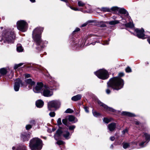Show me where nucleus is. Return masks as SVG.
<instances>
[{
	"label": "nucleus",
	"mask_w": 150,
	"mask_h": 150,
	"mask_svg": "<svg viewBox=\"0 0 150 150\" xmlns=\"http://www.w3.org/2000/svg\"><path fill=\"white\" fill-rule=\"evenodd\" d=\"M107 85L108 88L106 90V92L107 94H109L110 93L109 87H111L115 90H119L123 87V81L119 77H114L110 79L107 83Z\"/></svg>",
	"instance_id": "f257e3e1"
},
{
	"label": "nucleus",
	"mask_w": 150,
	"mask_h": 150,
	"mask_svg": "<svg viewBox=\"0 0 150 150\" xmlns=\"http://www.w3.org/2000/svg\"><path fill=\"white\" fill-rule=\"evenodd\" d=\"M29 146L32 150H40L42 147V142L38 138H34L30 140Z\"/></svg>",
	"instance_id": "f03ea898"
},
{
	"label": "nucleus",
	"mask_w": 150,
	"mask_h": 150,
	"mask_svg": "<svg viewBox=\"0 0 150 150\" xmlns=\"http://www.w3.org/2000/svg\"><path fill=\"white\" fill-rule=\"evenodd\" d=\"M43 29L40 27H37L33 31L32 37L34 41L37 45H40L42 42L41 34L43 31Z\"/></svg>",
	"instance_id": "7ed1b4c3"
},
{
	"label": "nucleus",
	"mask_w": 150,
	"mask_h": 150,
	"mask_svg": "<svg viewBox=\"0 0 150 150\" xmlns=\"http://www.w3.org/2000/svg\"><path fill=\"white\" fill-rule=\"evenodd\" d=\"M2 36L3 40L8 42L12 41L15 38L13 32L10 29L4 30L2 33Z\"/></svg>",
	"instance_id": "20e7f679"
},
{
	"label": "nucleus",
	"mask_w": 150,
	"mask_h": 150,
	"mask_svg": "<svg viewBox=\"0 0 150 150\" xmlns=\"http://www.w3.org/2000/svg\"><path fill=\"white\" fill-rule=\"evenodd\" d=\"M95 74L99 78L103 80L108 77V71L105 69H100L94 72Z\"/></svg>",
	"instance_id": "39448f33"
},
{
	"label": "nucleus",
	"mask_w": 150,
	"mask_h": 150,
	"mask_svg": "<svg viewBox=\"0 0 150 150\" xmlns=\"http://www.w3.org/2000/svg\"><path fill=\"white\" fill-rule=\"evenodd\" d=\"M27 25V22L24 20L19 21L17 23L18 29L22 32H25L26 30Z\"/></svg>",
	"instance_id": "423d86ee"
},
{
	"label": "nucleus",
	"mask_w": 150,
	"mask_h": 150,
	"mask_svg": "<svg viewBox=\"0 0 150 150\" xmlns=\"http://www.w3.org/2000/svg\"><path fill=\"white\" fill-rule=\"evenodd\" d=\"M42 91V94L45 97H50L53 94L52 89L48 87L44 86L43 87Z\"/></svg>",
	"instance_id": "0eeeda50"
},
{
	"label": "nucleus",
	"mask_w": 150,
	"mask_h": 150,
	"mask_svg": "<svg viewBox=\"0 0 150 150\" xmlns=\"http://www.w3.org/2000/svg\"><path fill=\"white\" fill-rule=\"evenodd\" d=\"M135 31L137 33V36L138 38L143 39L146 38L144 34V30L143 29H139L137 28L135 29Z\"/></svg>",
	"instance_id": "6e6552de"
},
{
	"label": "nucleus",
	"mask_w": 150,
	"mask_h": 150,
	"mask_svg": "<svg viewBox=\"0 0 150 150\" xmlns=\"http://www.w3.org/2000/svg\"><path fill=\"white\" fill-rule=\"evenodd\" d=\"M60 105L59 102L57 100H53L48 103V108L49 110H51V108H55L59 107Z\"/></svg>",
	"instance_id": "1a4fd4ad"
},
{
	"label": "nucleus",
	"mask_w": 150,
	"mask_h": 150,
	"mask_svg": "<svg viewBox=\"0 0 150 150\" xmlns=\"http://www.w3.org/2000/svg\"><path fill=\"white\" fill-rule=\"evenodd\" d=\"M23 83L19 79H16L15 82L14 86V90L16 91H18L20 88V84L22 86H23Z\"/></svg>",
	"instance_id": "9d476101"
},
{
	"label": "nucleus",
	"mask_w": 150,
	"mask_h": 150,
	"mask_svg": "<svg viewBox=\"0 0 150 150\" xmlns=\"http://www.w3.org/2000/svg\"><path fill=\"white\" fill-rule=\"evenodd\" d=\"M43 87H44V86H43V84L42 83H38L37 85L33 88V90L35 92L38 93L41 92V90H43Z\"/></svg>",
	"instance_id": "9b49d317"
},
{
	"label": "nucleus",
	"mask_w": 150,
	"mask_h": 150,
	"mask_svg": "<svg viewBox=\"0 0 150 150\" xmlns=\"http://www.w3.org/2000/svg\"><path fill=\"white\" fill-rule=\"evenodd\" d=\"M98 104H99L100 106L103 107L104 109L106 110L107 111H109L113 112H115V110L114 109L108 107L107 105L104 104L100 100H98Z\"/></svg>",
	"instance_id": "f8f14e48"
},
{
	"label": "nucleus",
	"mask_w": 150,
	"mask_h": 150,
	"mask_svg": "<svg viewBox=\"0 0 150 150\" xmlns=\"http://www.w3.org/2000/svg\"><path fill=\"white\" fill-rule=\"evenodd\" d=\"M116 128V124L112 123L109 124L108 125V129L110 131H112L114 130Z\"/></svg>",
	"instance_id": "ddd939ff"
},
{
	"label": "nucleus",
	"mask_w": 150,
	"mask_h": 150,
	"mask_svg": "<svg viewBox=\"0 0 150 150\" xmlns=\"http://www.w3.org/2000/svg\"><path fill=\"white\" fill-rule=\"evenodd\" d=\"M68 119L69 122H72V123H75L77 121V119L74 116L71 115L69 116Z\"/></svg>",
	"instance_id": "4468645a"
},
{
	"label": "nucleus",
	"mask_w": 150,
	"mask_h": 150,
	"mask_svg": "<svg viewBox=\"0 0 150 150\" xmlns=\"http://www.w3.org/2000/svg\"><path fill=\"white\" fill-rule=\"evenodd\" d=\"M118 12L120 13L124 14L125 16H128L129 15L128 12L123 8H119Z\"/></svg>",
	"instance_id": "2eb2a0df"
},
{
	"label": "nucleus",
	"mask_w": 150,
	"mask_h": 150,
	"mask_svg": "<svg viewBox=\"0 0 150 150\" xmlns=\"http://www.w3.org/2000/svg\"><path fill=\"white\" fill-rule=\"evenodd\" d=\"M22 137L23 141H27L30 138V136L28 134H25L22 135Z\"/></svg>",
	"instance_id": "dca6fc26"
},
{
	"label": "nucleus",
	"mask_w": 150,
	"mask_h": 150,
	"mask_svg": "<svg viewBox=\"0 0 150 150\" xmlns=\"http://www.w3.org/2000/svg\"><path fill=\"white\" fill-rule=\"evenodd\" d=\"M43 102L41 100H38L36 102V106L38 108L42 107L43 105Z\"/></svg>",
	"instance_id": "f3484780"
},
{
	"label": "nucleus",
	"mask_w": 150,
	"mask_h": 150,
	"mask_svg": "<svg viewBox=\"0 0 150 150\" xmlns=\"http://www.w3.org/2000/svg\"><path fill=\"white\" fill-rule=\"evenodd\" d=\"M81 95L80 94H78L77 95L73 96L71 98V100L74 101H77L81 99Z\"/></svg>",
	"instance_id": "a211bd4d"
},
{
	"label": "nucleus",
	"mask_w": 150,
	"mask_h": 150,
	"mask_svg": "<svg viewBox=\"0 0 150 150\" xmlns=\"http://www.w3.org/2000/svg\"><path fill=\"white\" fill-rule=\"evenodd\" d=\"M25 82L26 83L29 84L31 86L34 85L35 83V82L32 81L30 79H28L25 80Z\"/></svg>",
	"instance_id": "6ab92c4d"
},
{
	"label": "nucleus",
	"mask_w": 150,
	"mask_h": 150,
	"mask_svg": "<svg viewBox=\"0 0 150 150\" xmlns=\"http://www.w3.org/2000/svg\"><path fill=\"white\" fill-rule=\"evenodd\" d=\"M122 114L124 115L130 117H134L135 116V115L134 114L127 112H122Z\"/></svg>",
	"instance_id": "aec40b11"
},
{
	"label": "nucleus",
	"mask_w": 150,
	"mask_h": 150,
	"mask_svg": "<svg viewBox=\"0 0 150 150\" xmlns=\"http://www.w3.org/2000/svg\"><path fill=\"white\" fill-rule=\"evenodd\" d=\"M107 23H108L110 25H114L119 23V21L118 20H114L110 21L109 22H106Z\"/></svg>",
	"instance_id": "412c9836"
},
{
	"label": "nucleus",
	"mask_w": 150,
	"mask_h": 150,
	"mask_svg": "<svg viewBox=\"0 0 150 150\" xmlns=\"http://www.w3.org/2000/svg\"><path fill=\"white\" fill-rule=\"evenodd\" d=\"M62 132L61 130V129H58L56 133V134L55 135L54 138L56 139V137L57 136H60L62 134Z\"/></svg>",
	"instance_id": "4be33fe9"
},
{
	"label": "nucleus",
	"mask_w": 150,
	"mask_h": 150,
	"mask_svg": "<svg viewBox=\"0 0 150 150\" xmlns=\"http://www.w3.org/2000/svg\"><path fill=\"white\" fill-rule=\"evenodd\" d=\"M17 50L18 52L23 51V49L21 44H18L17 46Z\"/></svg>",
	"instance_id": "5701e85b"
},
{
	"label": "nucleus",
	"mask_w": 150,
	"mask_h": 150,
	"mask_svg": "<svg viewBox=\"0 0 150 150\" xmlns=\"http://www.w3.org/2000/svg\"><path fill=\"white\" fill-rule=\"evenodd\" d=\"M143 136L145 138V139L146 141H148L147 143L150 140V135L149 134L146 133H145L144 134V135Z\"/></svg>",
	"instance_id": "b1692460"
},
{
	"label": "nucleus",
	"mask_w": 150,
	"mask_h": 150,
	"mask_svg": "<svg viewBox=\"0 0 150 150\" xmlns=\"http://www.w3.org/2000/svg\"><path fill=\"white\" fill-rule=\"evenodd\" d=\"M7 73V70L5 68H1L0 69V74L2 75H4Z\"/></svg>",
	"instance_id": "393cba45"
},
{
	"label": "nucleus",
	"mask_w": 150,
	"mask_h": 150,
	"mask_svg": "<svg viewBox=\"0 0 150 150\" xmlns=\"http://www.w3.org/2000/svg\"><path fill=\"white\" fill-rule=\"evenodd\" d=\"M70 134V133L68 131H67L65 132L63 134V135L64 137H65L66 139H69V136Z\"/></svg>",
	"instance_id": "a878e982"
},
{
	"label": "nucleus",
	"mask_w": 150,
	"mask_h": 150,
	"mask_svg": "<svg viewBox=\"0 0 150 150\" xmlns=\"http://www.w3.org/2000/svg\"><path fill=\"white\" fill-rule=\"evenodd\" d=\"M78 4L79 6L80 7L83 6L85 5V3L80 0L78 1Z\"/></svg>",
	"instance_id": "bb28decb"
},
{
	"label": "nucleus",
	"mask_w": 150,
	"mask_h": 150,
	"mask_svg": "<svg viewBox=\"0 0 150 150\" xmlns=\"http://www.w3.org/2000/svg\"><path fill=\"white\" fill-rule=\"evenodd\" d=\"M101 11L103 12H110V9L108 8L103 7L101 8Z\"/></svg>",
	"instance_id": "cd10ccee"
},
{
	"label": "nucleus",
	"mask_w": 150,
	"mask_h": 150,
	"mask_svg": "<svg viewBox=\"0 0 150 150\" xmlns=\"http://www.w3.org/2000/svg\"><path fill=\"white\" fill-rule=\"evenodd\" d=\"M119 8L117 6H113L111 8L110 11L112 10L113 11H115L116 12H118Z\"/></svg>",
	"instance_id": "c85d7f7f"
},
{
	"label": "nucleus",
	"mask_w": 150,
	"mask_h": 150,
	"mask_svg": "<svg viewBox=\"0 0 150 150\" xmlns=\"http://www.w3.org/2000/svg\"><path fill=\"white\" fill-rule=\"evenodd\" d=\"M125 25L127 27L131 28H133L134 27V25L133 23L131 22L125 24Z\"/></svg>",
	"instance_id": "c756f323"
},
{
	"label": "nucleus",
	"mask_w": 150,
	"mask_h": 150,
	"mask_svg": "<svg viewBox=\"0 0 150 150\" xmlns=\"http://www.w3.org/2000/svg\"><path fill=\"white\" fill-rule=\"evenodd\" d=\"M23 64V63H21L18 64H15L14 66V69H16L18 68V67H21Z\"/></svg>",
	"instance_id": "7c9ffc66"
},
{
	"label": "nucleus",
	"mask_w": 150,
	"mask_h": 150,
	"mask_svg": "<svg viewBox=\"0 0 150 150\" xmlns=\"http://www.w3.org/2000/svg\"><path fill=\"white\" fill-rule=\"evenodd\" d=\"M68 119L66 118L63 119L62 120V123L65 125H67L68 124Z\"/></svg>",
	"instance_id": "2f4dec72"
},
{
	"label": "nucleus",
	"mask_w": 150,
	"mask_h": 150,
	"mask_svg": "<svg viewBox=\"0 0 150 150\" xmlns=\"http://www.w3.org/2000/svg\"><path fill=\"white\" fill-rule=\"evenodd\" d=\"M93 115L96 117H98V116H99L100 115V114L99 113L96 112V111H94L93 112Z\"/></svg>",
	"instance_id": "473e14b6"
},
{
	"label": "nucleus",
	"mask_w": 150,
	"mask_h": 150,
	"mask_svg": "<svg viewBox=\"0 0 150 150\" xmlns=\"http://www.w3.org/2000/svg\"><path fill=\"white\" fill-rule=\"evenodd\" d=\"M129 146V144L128 143H124L123 145V147L125 149L127 148Z\"/></svg>",
	"instance_id": "72a5a7b5"
},
{
	"label": "nucleus",
	"mask_w": 150,
	"mask_h": 150,
	"mask_svg": "<svg viewBox=\"0 0 150 150\" xmlns=\"http://www.w3.org/2000/svg\"><path fill=\"white\" fill-rule=\"evenodd\" d=\"M125 71L126 72L129 73L132 71V69L130 67H128L126 68Z\"/></svg>",
	"instance_id": "f704fd0d"
},
{
	"label": "nucleus",
	"mask_w": 150,
	"mask_h": 150,
	"mask_svg": "<svg viewBox=\"0 0 150 150\" xmlns=\"http://www.w3.org/2000/svg\"><path fill=\"white\" fill-rule=\"evenodd\" d=\"M73 112V110L70 108L67 109L65 111L66 113H71Z\"/></svg>",
	"instance_id": "c9c22d12"
},
{
	"label": "nucleus",
	"mask_w": 150,
	"mask_h": 150,
	"mask_svg": "<svg viewBox=\"0 0 150 150\" xmlns=\"http://www.w3.org/2000/svg\"><path fill=\"white\" fill-rule=\"evenodd\" d=\"M146 142H142L141 143H139V146H140L139 148H142L144 147L145 146L144 144Z\"/></svg>",
	"instance_id": "e433bc0d"
},
{
	"label": "nucleus",
	"mask_w": 150,
	"mask_h": 150,
	"mask_svg": "<svg viewBox=\"0 0 150 150\" xmlns=\"http://www.w3.org/2000/svg\"><path fill=\"white\" fill-rule=\"evenodd\" d=\"M57 124L58 126L60 125H62L61 120V118H59L57 120Z\"/></svg>",
	"instance_id": "4c0bfd02"
},
{
	"label": "nucleus",
	"mask_w": 150,
	"mask_h": 150,
	"mask_svg": "<svg viewBox=\"0 0 150 150\" xmlns=\"http://www.w3.org/2000/svg\"><path fill=\"white\" fill-rule=\"evenodd\" d=\"M17 150H26V147L24 145H23L22 146L20 147Z\"/></svg>",
	"instance_id": "58836bf2"
},
{
	"label": "nucleus",
	"mask_w": 150,
	"mask_h": 150,
	"mask_svg": "<svg viewBox=\"0 0 150 150\" xmlns=\"http://www.w3.org/2000/svg\"><path fill=\"white\" fill-rule=\"evenodd\" d=\"M55 113L54 112H52L50 113L49 115L51 117H53L55 116Z\"/></svg>",
	"instance_id": "ea45409f"
},
{
	"label": "nucleus",
	"mask_w": 150,
	"mask_h": 150,
	"mask_svg": "<svg viewBox=\"0 0 150 150\" xmlns=\"http://www.w3.org/2000/svg\"><path fill=\"white\" fill-rule=\"evenodd\" d=\"M103 121L106 123H108L110 121L109 120L106 118H104L103 119Z\"/></svg>",
	"instance_id": "a19ab883"
},
{
	"label": "nucleus",
	"mask_w": 150,
	"mask_h": 150,
	"mask_svg": "<svg viewBox=\"0 0 150 150\" xmlns=\"http://www.w3.org/2000/svg\"><path fill=\"white\" fill-rule=\"evenodd\" d=\"M57 144L59 145H61L64 144V142L62 141L59 140L57 142Z\"/></svg>",
	"instance_id": "79ce46f5"
},
{
	"label": "nucleus",
	"mask_w": 150,
	"mask_h": 150,
	"mask_svg": "<svg viewBox=\"0 0 150 150\" xmlns=\"http://www.w3.org/2000/svg\"><path fill=\"white\" fill-rule=\"evenodd\" d=\"M76 126L75 125L70 126L69 127V129L70 130H73L75 128Z\"/></svg>",
	"instance_id": "37998d69"
},
{
	"label": "nucleus",
	"mask_w": 150,
	"mask_h": 150,
	"mask_svg": "<svg viewBox=\"0 0 150 150\" xmlns=\"http://www.w3.org/2000/svg\"><path fill=\"white\" fill-rule=\"evenodd\" d=\"M32 127V126L30 125H28L26 126V128L27 130H28Z\"/></svg>",
	"instance_id": "c03bdc74"
},
{
	"label": "nucleus",
	"mask_w": 150,
	"mask_h": 150,
	"mask_svg": "<svg viewBox=\"0 0 150 150\" xmlns=\"http://www.w3.org/2000/svg\"><path fill=\"white\" fill-rule=\"evenodd\" d=\"M70 8L71 9H72L74 10L75 11H79V9L77 8H74V7H72L71 6L70 7Z\"/></svg>",
	"instance_id": "a18cd8bd"
},
{
	"label": "nucleus",
	"mask_w": 150,
	"mask_h": 150,
	"mask_svg": "<svg viewBox=\"0 0 150 150\" xmlns=\"http://www.w3.org/2000/svg\"><path fill=\"white\" fill-rule=\"evenodd\" d=\"M84 109L85 110V111L87 113L89 112V111L88 110V108L86 107H84Z\"/></svg>",
	"instance_id": "49530a36"
},
{
	"label": "nucleus",
	"mask_w": 150,
	"mask_h": 150,
	"mask_svg": "<svg viewBox=\"0 0 150 150\" xmlns=\"http://www.w3.org/2000/svg\"><path fill=\"white\" fill-rule=\"evenodd\" d=\"M128 132V130L127 129H125V130H124L122 132V133L123 134H125L126 133H127Z\"/></svg>",
	"instance_id": "de8ad7c7"
},
{
	"label": "nucleus",
	"mask_w": 150,
	"mask_h": 150,
	"mask_svg": "<svg viewBox=\"0 0 150 150\" xmlns=\"http://www.w3.org/2000/svg\"><path fill=\"white\" fill-rule=\"evenodd\" d=\"M115 137H111L110 138V140L112 141H113L115 139Z\"/></svg>",
	"instance_id": "09e8293b"
},
{
	"label": "nucleus",
	"mask_w": 150,
	"mask_h": 150,
	"mask_svg": "<svg viewBox=\"0 0 150 150\" xmlns=\"http://www.w3.org/2000/svg\"><path fill=\"white\" fill-rule=\"evenodd\" d=\"M80 29L79 28H76L74 32H78L80 30Z\"/></svg>",
	"instance_id": "8fccbe9b"
},
{
	"label": "nucleus",
	"mask_w": 150,
	"mask_h": 150,
	"mask_svg": "<svg viewBox=\"0 0 150 150\" xmlns=\"http://www.w3.org/2000/svg\"><path fill=\"white\" fill-rule=\"evenodd\" d=\"M124 74L123 73H120L119 74V75L120 76H124Z\"/></svg>",
	"instance_id": "3c124183"
},
{
	"label": "nucleus",
	"mask_w": 150,
	"mask_h": 150,
	"mask_svg": "<svg viewBox=\"0 0 150 150\" xmlns=\"http://www.w3.org/2000/svg\"><path fill=\"white\" fill-rule=\"evenodd\" d=\"M25 76L26 77L28 78L30 77V75L29 74H25Z\"/></svg>",
	"instance_id": "603ef678"
},
{
	"label": "nucleus",
	"mask_w": 150,
	"mask_h": 150,
	"mask_svg": "<svg viewBox=\"0 0 150 150\" xmlns=\"http://www.w3.org/2000/svg\"><path fill=\"white\" fill-rule=\"evenodd\" d=\"M109 44V42L108 41L106 40L104 42V43L103 45H108Z\"/></svg>",
	"instance_id": "864d4df0"
},
{
	"label": "nucleus",
	"mask_w": 150,
	"mask_h": 150,
	"mask_svg": "<svg viewBox=\"0 0 150 150\" xmlns=\"http://www.w3.org/2000/svg\"><path fill=\"white\" fill-rule=\"evenodd\" d=\"M101 26L103 27H105L106 26V25L104 23H102L101 24Z\"/></svg>",
	"instance_id": "5fc2aeb1"
},
{
	"label": "nucleus",
	"mask_w": 150,
	"mask_h": 150,
	"mask_svg": "<svg viewBox=\"0 0 150 150\" xmlns=\"http://www.w3.org/2000/svg\"><path fill=\"white\" fill-rule=\"evenodd\" d=\"M87 24V23H84L82 25H81V26L82 27L85 26Z\"/></svg>",
	"instance_id": "6e6d98bb"
},
{
	"label": "nucleus",
	"mask_w": 150,
	"mask_h": 150,
	"mask_svg": "<svg viewBox=\"0 0 150 150\" xmlns=\"http://www.w3.org/2000/svg\"><path fill=\"white\" fill-rule=\"evenodd\" d=\"M32 2H34L35 1V0H30Z\"/></svg>",
	"instance_id": "4d7b16f0"
},
{
	"label": "nucleus",
	"mask_w": 150,
	"mask_h": 150,
	"mask_svg": "<svg viewBox=\"0 0 150 150\" xmlns=\"http://www.w3.org/2000/svg\"><path fill=\"white\" fill-rule=\"evenodd\" d=\"M135 123L136 125H139V123L138 122H136Z\"/></svg>",
	"instance_id": "13d9d810"
},
{
	"label": "nucleus",
	"mask_w": 150,
	"mask_h": 150,
	"mask_svg": "<svg viewBox=\"0 0 150 150\" xmlns=\"http://www.w3.org/2000/svg\"><path fill=\"white\" fill-rule=\"evenodd\" d=\"M148 41L149 42V43L150 44V38L148 39Z\"/></svg>",
	"instance_id": "bf43d9fd"
},
{
	"label": "nucleus",
	"mask_w": 150,
	"mask_h": 150,
	"mask_svg": "<svg viewBox=\"0 0 150 150\" xmlns=\"http://www.w3.org/2000/svg\"><path fill=\"white\" fill-rule=\"evenodd\" d=\"M60 0L61 1H63L65 2H67V0Z\"/></svg>",
	"instance_id": "052dcab7"
},
{
	"label": "nucleus",
	"mask_w": 150,
	"mask_h": 150,
	"mask_svg": "<svg viewBox=\"0 0 150 150\" xmlns=\"http://www.w3.org/2000/svg\"><path fill=\"white\" fill-rule=\"evenodd\" d=\"M110 148H113V145L112 144L110 146Z\"/></svg>",
	"instance_id": "680f3d73"
},
{
	"label": "nucleus",
	"mask_w": 150,
	"mask_h": 150,
	"mask_svg": "<svg viewBox=\"0 0 150 150\" xmlns=\"http://www.w3.org/2000/svg\"><path fill=\"white\" fill-rule=\"evenodd\" d=\"M12 149H15V147L14 146L12 147Z\"/></svg>",
	"instance_id": "e2e57ef3"
},
{
	"label": "nucleus",
	"mask_w": 150,
	"mask_h": 150,
	"mask_svg": "<svg viewBox=\"0 0 150 150\" xmlns=\"http://www.w3.org/2000/svg\"><path fill=\"white\" fill-rule=\"evenodd\" d=\"M134 143H135L136 145H137V143H135V142H134Z\"/></svg>",
	"instance_id": "0e129e2a"
}]
</instances>
